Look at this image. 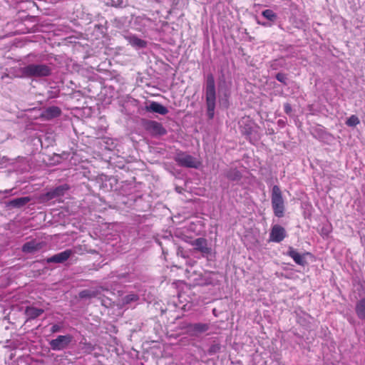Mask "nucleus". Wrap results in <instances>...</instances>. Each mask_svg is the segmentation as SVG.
Returning a JSON list of instances; mask_svg holds the SVG:
<instances>
[{"mask_svg": "<svg viewBox=\"0 0 365 365\" xmlns=\"http://www.w3.org/2000/svg\"><path fill=\"white\" fill-rule=\"evenodd\" d=\"M205 101L207 116L209 119H212L215 115L216 105V89L215 78L211 73L208 74L206 78Z\"/></svg>", "mask_w": 365, "mask_h": 365, "instance_id": "f257e3e1", "label": "nucleus"}, {"mask_svg": "<svg viewBox=\"0 0 365 365\" xmlns=\"http://www.w3.org/2000/svg\"><path fill=\"white\" fill-rule=\"evenodd\" d=\"M271 202L274 215L277 217H282L284 213V201L282 190L278 185H274L272 187Z\"/></svg>", "mask_w": 365, "mask_h": 365, "instance_id": "f03ea898", "label": "nucleus"}, {"mask_svg": "<svg viewBox=\"0 0 365 365\" xmlns=\"http://www.w3.org/2000/svg\"><path fill=\"white\" fill-rule=\"evenodd\" d=\"M22 73L26 77H46L51 74V68L46 64H29L22 68Z\"/></svg>", "mask_w": 365, "mask_h": 365, "instance_id": "7ed1b4c3", "label": "nucleus"}, {"mask_svg": "<svg viewBox=\"0 0 365 365\" xmlns=\"http://www.w3.org/2000/svg\"><path fill=\"white\" fill-rule=\"evenodd\" d=\"M174 160L178 165L185 168H198L201 164L196 158L184 152L177 153Z\"/></svg>", "mask_w": 365, "mask_h": 365, "instance_id": "20e7f679", "label": "nucleus"}, {"mask_svg": "<svg viewBox=\"0 0 365 365\" xmlns=\"http://www.w3.org/2000/svg\"><path fill=\"white\" fill-rule=\"evenodd\" d=\"M143 127L152 136H162L167 133V130L163 127V124L155 120H145L143 123Z\"/></svg>", "mask_w": 365, "mask_h": 365, "instance_id": "39448f33", "label": "nucleus"}, {"mask_svg": "<svg viewBox=\"0 0 365 365\" xmlns=\"http://www.w3.org/2000/svg\"><path fill=\"white\" fill-rule=\"evenodd\" d=\"M73 336L71 334L59 335L55 339L49 341L51 349L54 351H61L66 349L73 341Z\"/></svg>", "mask_w": 365, "mask_h": 365, "instance_id": "423d86ee", "label": "nucleus"}, {"mask_svg": "<svg viewBox=\"0 0 365 365\" xmlns=\"http://www.w3.org/2000/svg\"><path fill=\"white\" fill-rule=\"evenodd\" d=\"M195 251L200 252L202 255L206 256L211 253V248L208 246L207 240L203 237H199L190 242Z\"/></svg>", "mask_w": 365, "mask_h": 365, "instance_id": "0eeeda50", "label": "nucleus"}, {"mask_svg": "<svg viewBox=\"0 0 365 365\" xmlns=\"http://www.w3.org/2000/svg\"><path fill=\"white\" fill-rule=\"evenodd\" d=\"M286 237L285 229L279 225H274L272 226L269 233V240L274 242H282Z\"/></svg>", "mask_w": 365, "mask_h": 365, "instance_id": "6e6552de", "label": "nucleus"}, {"mask_svg": "<svg viewBox=\"0 0 365 365\" xmlns=\"http://www.w3.org/2000/svg\"><path fill=\"white\" fill-rule=\"evenodd\" d=\"M72 250H66L63 252H59L48 257L46 260L47 263H63L67 261L69 257L73 255Z\"/></svg>", "mask_w": 365, "mask_h": 365, "instance_id": "1a4fd4ad", "label": "nucleus"}, {"mask_svg": "<svg viewBox=\"0 0 365 365\" xmlns=\"http://www.w3.org/2000/svg\"><path fill=\"white\" fill-rule=\"evenodd\" d=\"M67 190H68V187H66V185H60V186L56 187V188L47 192L43 195V197L46 200H50L54 199L56 197L63 196L64 195V192Z\"/></svg>", "mask_w": 365, "mask_h": 365, "instance_id": "9d476101", "label": "nucleus"}, {"mask_svg": "<svg viewBox=\"0 0 365 365\" xmlns=\"http://www.w3.org/2000/svg\"><path fill=\"white\" fill-rule=\"evenodd\" d=\"M145 110L148 112L156 113L160 115H166L168 113V109L162 104L152 101L149 106H145Z\"/></svg>", "mask_w": 365, "mask_h": 365, "instance_id": "9b49d317", "label": "nucleus"}, {"mask_svg": "<svg viewBox=\"0 0 365 365\" xmlns=\"http://www.w3.org/2000/svg\"><path fill=\"white\" fill-rule=\"evenodd\" d=\"M43 247V242H38L36 240H31L26 242L22 247V252L24 253H34Z\"/></svg>", "mask_w": 365, "mask_h": 365, "instance_id": "f8f14e48", "label": "nucleus"}, {"mask_svg": "<svg viewBox=\"0 0 365 365\" xmlns=\"http://www.w3.org/2000/svg\"><path fill=\"white\" fill-rule=\"evenodd\" d=\"M287 255L290 257L296 264L304 266L307 264V261L304 259V255L299 254L296 250L290 247L287 251Z\"/></svg>", "mask_w": 365, "mask_h": 365, "instance_id": "ddd939ff", "label": "nucleus"}, {"mask_svg": "<svg viewBox=\"0 0 365 365\" xmlns=\"http://www.w3.org/2000/svg\"><path fill=\"white\" fill-rule=\"evenodd\" d=\"M126 40L128 43L133 47L135 48H145L147 46V43L145 41L139 38L136 36L131 35L125 37Z\"/></svg>", "mask_w": 365, "mask_h": 365, "instance_id": "4468645a", "label": "nucleus"}, {"mask_svg": "<svg viewBox=\"0 0 365 365\" xmlns=\"http://www.w3.org/2000/svg\"><path fill=\"white\" fill-rule=\"evenodd\" d=\"M44 310L43 309L34 307H27L25 310V314L29 319H34L41 316Z\"/></svg>", "mask_w": 365, "mask_h": 365, "instance_id": "2eb2a0df", "label": "nucleus"}, {"mask_svg": "<svg viewBox=\"0 0 365 365\" xmlns=\"http://www.w3.org/2000/svg\"><path fill=\"white\" fill-rule=\"evenodd\" d=\"M30 200L31 198L29 197H21L10 200L7 203V206L19 208L26 205Z\"/></svg>", "mask_w": 365, "mask_h": 365, "instance_id": "dca6fc26", "label": "nucleus"}, {"mask_svg": "<svg viewBox=\"0 0 365 365\" xmlns=\"http://www.w3.org/2000/svg\"><path fill=\"white\" fill-rule=\"evenodd\" d=\"M209 328V324L205 323H195L190 326V331L195 334L205 332Z\"/></svg>", "mask_w": 365, "mask_h": 365, "instance_id": "f3484780", "label": "nucleus"}, {"mask_svg": "<svg viewBox=\"0 0 365 365\" xmlns=\"http://www.w3.org/2000/svg\"><path fill=\"white\" fill-rule=\"evenodd\" d=\"M356 313L361 319H365V298L360 299L356 304Z\"/></svg>", "mask_w": 365, "mask_h": 365, "instance_id": "a211bd4d", "label": "nucleus"}, {"mask_svg": "<svg viewBox=\"0 0 365 365\" xmlns=\"http://www.w3.org/2000/svg\"><path fill=\"white\" fill-rule=\"evenodd\" d=\"M61 113V109L57 106H51L46 109L45 115L48 118H53L59 116Z\"/></svg>", "mask_w": 365, "mask_h": 365, "instance_id": "6ab92c4d", "label": "nucleus"}, {"mask_svg": "<svg viewBox=\"0 0 365 365\" xmlns=\"http://www.w3.org/2000/svg\"><path fill=\"white\" fill-rule=\"evenodd\" d=\"M262 15L267 20L274 22L277 19V14L271 9H266L262 12Z\"/></svg>", "mask_w": 365, "mask_h": 365, "instance_id": "aec40b11", "label": "nucleus"}, {"mask_svg": "<svg viewBox=\"0 0 365 365\" xmlns=\"http://www.w3.org/2000/svg\"><path fill=\"white\" fill-rule=\"evenodd\" d=\"M139 299V297L135 294H130L125 296L123 299V303L124 304H128L133 302H136Z\"/></svg>", "mask_w": 365, "mask_h": 365, "instance_id": "412c9836", "label": "nucleus"}, {"mask_svg": "<svg viewBox=\"0 0 365 365\" xmlns=\"http://www.w3.org/2000/svg\"><path fill=\"white\" fill-rule=\"evenodd\" d=\"M360 120L359 118L355 115H351L346 121V124L348 126L354 127L359 124Z\"/></svg>", "mask_w": 365, "mask_h": 365, "instance_id": "4be33fe9", "label": "nucleus"}, {"mask_svg": "<svg viewBox=\"0 0 365 365\" xmlns=\"http://www.w3.org/2000/svg\"><path fill=\"white\" fill-rule=\"evenodd\" d=\"M220 349L221 345L219 343L214 342L212 344H211L207 351L209 354L213 355L220 352Z\"/></svg>", "mask_w": 365, "mask_h": 365, "instance_id": "5701e85b", "label": "nucleus"}, {"mask_svg": "<svg viewBox=\"0 0 365 365\" xmlns=\"http://www.w3.org/2000/svg\"><path fill=\"white\" fill-rule=\"evenodd\" d=\"M240 128L241 133L247 137H249L252 133V128L250 124L241 125Z\"/></svg>", "mask_w": 365, "mask_h": 365, "instance_id": "b1692460", "label": "nucleus"}, {"mask_svg": "<svg viewBox=\"0 0 365 365\" xmlns=\"http://www.w3.org/2000/svg\"><path fill=\"white\" fill-rule=\"evenodd\" d=\"M276 79L278 81L286 84L287 76H286V75L284 73H277Z\"/></svg>", "mask_w": 365, "mask_h": 365, "instance_id": "393cba45", "label": "nucleus"}, {"mask_svg": "<svg viewBox=\"0 0 365 365\" xmlns=\"http://www.w3.org/2000/svg\"><path fill=\"white\" fill-rule=\"evenodd\" d=\"M79 297L81 298L91 297V294L88 290H83L79 293Z\"/></svg>", "mask_w": 365, "mask_h": 365, "instance_id": "a878e982", "label": "nucleus"}, {"mask_svg": "<svg viewBox=\"0 0 365 365\" xmlns=\"http://www.w3.org/2000/svg\"><path fill=\"white\" fill-rule=\"evenodd\" d=\"M61 329V327L58 324H53L51 328V333H56L60 331Z\"/></svg>", "mask_w": 365, "mask_h": 365, "instance_id": "bb28decb", "label": "nucleus"}, {"mask_svg": "<svg viewBox=\"0 0 365 365\" xmlns=\"http://www.w3.org/2000/svg\"><path fill=\"white\" fill-rule=\"evenodd\" d=\"M284 112L287 113V114H289L291 113L292 111V107L290 106L289 103H285L284 105Z\"/></svg>", "mask_w": 365, "mask_h": 365, "instance_id": "cd10ccee", "label": "nucleus"}, {"mask_svg": "<svg viewBox=\"0 0 365 365\" xmlns=\"http://www.w3.org/2000/svg\"><path fill=\"white\" fill-rule=\"evenodd\" d=\"M322 234H325V235H329V233L330 232V230H325L324 228H323V229H322Z\"/></svg>", "mask_w": 365, "mask_h": 365, "instance_id": "c85d7f7f", "label": "nucleus"}, {"mask_svg": "<svg viewBox=\"0 0 365 365\" xmlns=\"http://www.w3.org/2000/svg\"><path fill=\"white\" fill-rule=\"evenodd\" d=\"M235 175L236 176V178H240V173H239V172H238V171H236V172H235Z\"/></svg>", "mask_w": 365, "mask_h": 365, "instance_id": "c756f323", "label": "nucleus"}, {"mask_svg": "<svg viewBox=\"0 0 365 365\" xmlns=\"http://www.w3.org/2000/svg\"><path fill=\"white\" fill-rule=\"evenodd\" d=\"M227 177L228 178H230V179H232V180H235V178H232L229 174H227Z\"/></svg>", "mask_w": 365, "mask_h": 365, "instance_id": "7c9ffc66", "label": "nucleus"}, {"mask_svg": "<svg viewBox=\"0 0 365 365\" xmlns=\"http://www.w3.org/2000/svg\"><path fill=\"white\" fill-rule=\"evenodd\" d=\"M9 192V190H6L4 191V192H5V193H7Z\"/></svg>", "mask_w": 365, "mask_h": 365, "instance_id": "2f4dec72", "label": "nucleus"}]
</instances>
